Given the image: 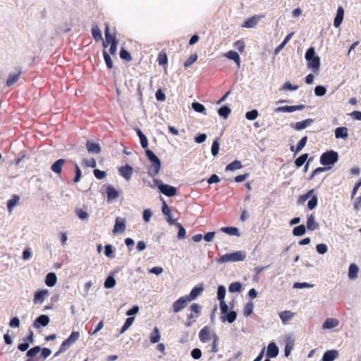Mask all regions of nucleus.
Segmentation results:
<instances>
[{"label":"nucleus","mask_w":361,"mask_h":361,"mask_svg":"<svg viewBox=\"0 0 361 361\" xmlns=\"http://www.w3.org/2000/svg\"><path fill=\"white\" fill-rule=\"evenodd\" d=\"M314 122L313 119L308 118L302 121L295 123L294 125L291 124L296 130H301L309 127Z\"/></svg>","instance_id":"18"},{"label":"nucleus","mask_w":361,"mask_h":361,"mask_svg":"<svg viewBox=\"0 0 361 361\" xmlns=\"http://www.w3.org/2000/svg\"><path fill=\"white\" fill-rule=\"evenodd\" d=\"M253 307H254V305H253L252 302L247 303V305H245V309H244L245 316H249L250 314H251L253 311Z\"/></svg>","instance_id":"64"},{"label":"nucleus","mask_w":361,"mask_h":361,"mask_svg":"<svg viewBox=\"0 0 361 361\" xmlns=\"http://www.w3.org/2000/svg\"><path fill=\"white\" fill-rule=\"evenodd\" d=\"M104 35L106 44H112L114 43V42H118L116 36L110 34L108 25L106 26Z\"/></svg>","instance_id":"36"},{"label":"nucleus","mask_w":361,"mask_h":361,"mask_svg":"<svg viewBox=\"0 0 361 361\" xmlns=\"http://www.w3.org/2000/svg\"><path fill=\"white\" fill-rule=\"evenodd\" d=\"M246 257V252L243 250L235 251L233 253L225 254L218 260V263L223 264L226 262H241Z\"/></svg>","instance_id":"3"},{"label":"nucleus","mask_w":361,"mask_h":361,"mask_svg":"<svg viewBox=\"0 0 361 361\" xmlns=\"http://www.w3.org/2000/svg\"><path fill=\"white\" fill-rule=\"evenodd\" d=\"M82 164L87 167L95 168L97 166L96 160L94 158L83 159Z\"/></svg>","instance_id":"50"},{"label":"nucleus","mask_w":361,"mask_h":361,"mask_svg":"<svg viewBox=\"0 0 361 361\" xmlns=\"http://www.w3.org/2000/svg\"><path fill=\"white\" fill-rule=\"evenodd\" d=\"M106 194L108 202H111L114 200H116L119 195L118 192L111 185H109L106 188Z\"/></svg>","instance_id":"19"},{"label":"nucleus","mask_w":361,"mask_h":361,"mask_svg":"<svg viewBox=\"0 0 361 361\" xmlns=\"http://www.w3.org/2000/svg\"><path fill=\"white\" fill-rule=\"evenodd\" d=\"M203 291V287L202 286L194 287L190 291L188 295H185L188 298V300L189 302L195 300L197 296H199L202 292Z\"/></svg>","instance_id":"22"},{"label":"nucleus","mask_w":361,"mask_h":361,"mask_svg":"<svg viewBox=\"0 0 361 361\" xmlns=\"http://www.w3.org/2000/svg\"><path fill=\"white\" fill-rule=\"evenodd\" d=\"M40 350L41 348L39 346H35L31 349L28 350L26 355L27 357H32L36 355Z\"/></svg>","instance_id":"55"},{"label":"nucleus","mask_w":361,"mask_h":361,"mask_svg":"<svg viewBox=\"0 0 361 361\" xmlns=\"http://www.w3.org/2000/svg\"><path fill=\"white\" fill-rule=\"evenodd\" d=\"M262 18H263V16H254L251 18H249L248 19H247L244 24H243V27H248V28H252V27H255L257 23L259 22V20L262 19Z\"/></svg>","instance_id":"17"},{"label":"nucleus","mask_w":361,"mask_h":361,"mask_svg":"<svg viewBox=\"0 0 361 361\" xmlns=\"http://www.w3.org/2000/svg\"><path fill=\"white\" fill-rule=\"evenodd\" d=\"M316 250H317L318 253H319L321 255H324V254H325L327 252L328 247H327V245L326 244L321 243V244H318L316 246Z\"/></svg>","instance_id":"58"},{"label":"nucleus","mask_w":361,"mask_h":361,"mask_svg":"<svg viewBox=\"0 0 361 361\" xmlns=\"http://www.w3.org/2000/svg\"><path fill=\"white\" fill-rule=\"evenodd\" d=\"M305 108L303 104L295 105V106H279L275 109L276 112H288L291 113L298 110H302Z\"/></svg>","instance_id":"11"},{"label":"nucleus","mask_w":361,"mask_h":361,"mask_svg":"<svg viewBox=\"0 0 361 361\" xmlns=\"http://www.w3.org/2000/svg\"><path fill=\"white\" fill-rule=\"evenodd\" d=\"M306 228L305 226L302 224L298 226H295L293 230V234L295 236H300L305 233Z\"/></svg>","instance_id":"40"},{"label":"nucleus","mask_w":361,"mask_h":361,"mask_svg":"<svg viewBox=\"0 0 361 361\" xmlns=\"http://www.w3.org/2000/svg\"><path fill=\"white\" fill-rule=\"evenodd\" d=\"M359 268L355 264H351L348 269V278L351 280L356 279L358 276Z\"/></svg>","instance_id":"27"},{"label":"nucleus","mask_w":361,"mask_h":361,"mask_svg":"<svg viewBox=\"0 0 361 361\" xmlns=\"http://www.w3.org/2000/svg\"><path fill=\"white\" fill-rule=\"evenodd\" d=\"M307 158H308V154H302L301 156H300L299 157H298L295 159V166L298 168L301 167L305 164V162L306 161Z\"/></svg>","instance_id":"45"},{"label":"nucleus","mask_w":361,"mask_h":361,"mask_svg":"<svg viewBox=\"0 0 361 361\" xmlns=\"http://www.w3.org/2000/svg\"><path fill=\"white\" fill-rule=\"evenodd\" d=\"M105 251L104 254L107 257L113 258L114 257V250L113 247L111 245H106L104 247Z\"/></svg>","instance_id":"60"},{"label":"nucleus","mask_w":361,"mask_h":361,"mask_svg":"<svg viewBox=\"0 0 361 361\" xmlns=\"http://www.w3.org/2000/svg\"><path fill=\"white\" fill-rule=\"evenodd\" d=\"M317 204V196L314 195L312 197L311 200H309L307 203L308 209L312 210L316 207Z\"/></svg>","instance_id":"63"},{"label":"nucleus","mask_w":361,"mask_h":361,"mask_svg":"<svg viewBox=\"0 0 361 361\" xmlns=\"http://www.w3.org/2000/svg\"><path fill=\"white\" fill-rule=\"evenodd\" d=\"M279 354V348L276 343L274 342L270 343L268 345L267 350V356L269 358L276 357Z\"/></svg>","instance_id":"21"},{"label":"nucleus","mask_w":361,"mask_h":361,"mask_svg":"<svg viewBox=\"0 0 361 361\" xmlns=\"http://www.w3.org/2000/svg\"><path fill=\"white\" fill-rule=\"evenodd\" d=\"M86 148L90 154H98L101 152L100 145L90 140L87 141Z\"/></svg>","instance_id":"14"},{"label":"nucleus","mask_w":361,"mask_h":361,"mask_svg":"<svg viewBox=\"0 0 361 361\" xmlns=\"http://www.w3.org/2000/svg\"><path fill=\"white\" fill-rule=\"evenodd\" d=\"M103 54H104V61H105L107 68H112L113 63H112L111 56L106 51H104Z\"/></svg>","instance_id":"59"},{"label":"nucleus","mask_w":361,"mask_h":361,"mask_svg":"<svg viewBox=\"0 0 361 361\" xmlns=\"http://www.w3.org/2000/svg\"><path fill=\"white\" fill-rule=\"evenodd\" d=\"M212 337V335L211 336L210 331L208 326H204L203 329H202L199 333V338L200 340L202 343H207L211 338Z\"/></svg>","instance_id":"16"},{"label":"nucleus","mask_w":361,"mask_h":361,"mask_svg":"<svg viewBox=\"0 0 361 361\" xmlns=\"http://www.w3.org/2000/svg\"><path fill=\"white\" fill-rule=\"evenodd\" d=\"M162 213L167 217V222L170 225L176 223V221L172 219L171 210L165 201H164L162 205Z\"/></svg>","instance_id":"23"},{"label":"nucleus","mask_w":361,"mask_h":361,"mask_svg":"<svg viewBox=\"0 0 361 361\" xmlns=\"http://www.w3.org/2000/svg\"><path fill=\"white\" fill-rule=\"evenodd\" d=\"M237 317V313L235 311H230L228 310L224 313H221L220 319L222 322H228V323H233L235 322Z\"/></svg>","instance_id":"12"},{"label":"nucleus","mask_w":361,"mask_h":361,"mask_svg":"<svg viewBox=\"0 0 361 361\" xmlns=\"http://www.w3.org/2000/svg\"><path fill=\"white\" fill-rule=\"evenodd\" d=\"M225 56L228 59L234 61L238 67L240 66V58L239 54L236 51H229L225 54Z\"/></svg>","instance_id":"33"},{"label":"nucleus","mask_w":361,"mask_h":361,"mask_svg":"<svg viewBox=\"0 0 361 361\" xmlns=\"http://www.w3.org/2000/svg\"><path fill=\"white\" fill-rule=\"evenodd\" d=\"M314 192V190H309L306 194L301 195L298 198V203L303 204L306 202L310 197H312V194Z\"/></svg>","instance_id":"48"},{"label":"nucleus","mask_w":361,"mask_h":361,"mask_svg":"<svg viewBox=\"0 0 361 361\" xmlns=\"http://www.w3.org/2000/svg\"><path fill=\"white\" fill-rule=\"evenodd\" d=\"M120 57L126 61H130L132 59L130 54L126 49H122L120 51Z\"/></svg>","instance_id":"62"},{"label":"nucleus","mask_w":361,"mask_h":361,"mask_svg":"<svg viewBox=\"0 0 361 361\" xmlns=\"http://www.w3.org/2000/svg\"><path fill=\"white\" fill-rule=\"evenodd\" d=\"M258 116V111L256 109L251 110L250 111H247L245 114V117L247 120L253 121L256 119Z\"/></svg>","instance_id":"52"},{"label":"nucleus","mask_w":361,"mask_h":361,"mask_svg":"<svg viewBox=\"0 0 361 361\" xmlns=\"http://www.w3.org/2000/svg\"><path fill=\"white\" fill-rule=\"evenodd\" d=\"M338 356V352L337 350H327L324 353L322 361H334Z\"/></svg>","instance_id":"26"},{"label":"nucleus","mask_w":361,"mask_h":361,"mask_svg":"<svg viewBox=\"0 0 361 361\" xmlns=\"http://www.w3.org/2000/svg\"><path fill=\"white\" fill-rule=\"evenodd\" d=\"M49 295V290L47 289L41 290L35 293L33 302L35 304L42 303L45 297Z\"/></svg>","instance_id":"15"},{"label":"nucleus","mask_w":361,"mask_h":361,"mask_svg":"<svg viewBox=\"0 0 361 361\" xmlns=\"http://www.w3.org/2000/svg\"><path fill=\"white\" fill-rule=\"evenodd\" d=\"M219 142L218 141V139H216L213 141L211 152L213 156H216L219 153Z\"/></svg>","instance_id":"53"},{"label":"nucleus","mask_w":361,"mask_h":361,"mask_svg":"<svg viewBox=\"0 0 361 361\" xmlns=\"http://www.w3.org/2000/svg\"><path fill=\"white\" fill-rule=\"evenodd\" d=\"M307 136L302 137V139L298 142L297 147L295 148V154L298 153L303 149V147L305 146V145L307 143Z\"/></svg>","instance_id":"51"},{"label":"nucleus","mask_w":361,"mask_h":361,"mask_svg":"<svg viewBox=\"0 0 361 361\" xmlns=\"http://www.w3.org/2000/svg\"><path fill=\"white\" fill-rule=\"evenodd\" d=\"M293 35H294V32H292L285 37L283 41L275 49L274 54L277 55L280 53V51L284 48V47L287 44V43L290 40V39L292 38Z\"/></svg>","instance_id":"29"},{"label":"nucleus","mask_w":361,"mask_h":361,"mask_svg":"<svg viewBox=\"0 0 361 361\" xmlns=\"http://www.w3.org/2000/svg\"><path fill=\"white\" fill-rule=\"evenodd\" d=\"M56 281H57L56 275L53 272H50L46 276L45 283L47 284V286H48L49 287H52L56 284Z\"/></svg>","instance_id":"32"},{"label":"nucleus","mask_w":361,"mask_h":361,"mask_svg":"<svg viewBox=\"0 0 361 361\" xmlns=\"http://www.w3.org/2000/svg\"><path fill=\"white\" fill-rule=\"evenodd\" d=\"M240 168H242V164H241L240 161H239L238 160H235L226 166V171H234L235 169H239Z\"/></svg>","instance_id":"43"},{"label":"nucleus","mask_w":361,"mask_h":361,"mask_svg":"<svg viewBox=\"0 0 361 361\" xmlns=\"http://www.w3.org/2000/svg\"><path fill=\"white\" fill-rule=\"evenodd\" d=\"M305 58L307 61V67L314 73H317L320 67V59L316 56L314 47H310L307 50Z\"/></svg>","instance_id":"2"},{"label":"nucleus","mask_w":361,"mask_h":361,"mask_svg":"<svg viewBox=\"0 0 361 361\" xmlns=\"http://www.w3.org/2000/svg\"><path fill=\"white\" fill-rule=\"evenodd\" d=\"M335 136L336 138L346 139L348 136V128L346 127H338L335 130Z\"/></svg>","instance_id":"31"},{"label":"nucleus","mask_w":361,"mask_h":361,"mask_svg":"<svg viewBox=\"0 0 361 361\" xmlns=\"http://www.w3.org/2000/svg\"><path fill=\"white\" fill-rule=\"evenodd\" d=\"M344 18V9L342 6H339L337 9V13L334 20V25L338 27L343 22Z\"/></svg>","instance_id":"20"},{"label":"nucleus","mask_w":361,"mask_h":361,"mask_svg":"<svg viewBox=\"0 0 361 361\" xmlns=\"http://www.w3.org/2000/svg\"><path fill=\"white\" fill-rule=\"evenodd\" d=\"M242 288L241 283L240 282H233L228 286V290L231 293H235L240 291Z\"/></svg>","instance_id":"46"},{"label":"nucleus","mask_w":361,"mask_h":361,"mask_svg":"<svg viewBox=\"0 0 361 361\" xmlns=\"http://www.w3.org/2000/svg\"><path fill=\"white\" fill-rule=\"evenodd\" d=\"M294 314H295L290 311L285 310L280 312L279 317L283 324H285L293 317Z\"/></svg>","instance_id":"30"},{"label":"nucleus","mask_w":361,"mask_h":361,"mask_svg":"<svg viewBox=\"0 0 361 361\" xmlns=\"http://www.w3.org/2000/svg\"><path fill=\"white\" fill-rule=\"evenodd\" d=\"M149 340L152 343H157L160 341L159 330L157 327H155L153 332L152 333Z\"/></svg>","instance_id":"38"},{"label":"nucleus","mask_w":361,"mask_h":361,"mask_svg":"<svg viewBox=\"0 0 361 361\" xmlns=\"http://www.w3.org/2000/svg\"><path fill=\"white\" fill-rule=\"evenodd\" d=\"M20 197L14 195L11 199H10L7 202V208L9 211V212H11L13 210V208L16 207L19 203Z\"/></svg>","instance_id":"35"},{"label":"nucleus","mask_w":361,"mask_h":361,"mask_svg":"<svg viewBox=\"0 0 361 361\" xmlns=\"http://www.w3.org/2000/svg\"><path fill=\"white\" fill-rule=\"evenodd\" d=\"M188 302H190L189 300H188V298H186L185 295L180 297L178 300H177L173 303V312L177 313L181 311L187 306Z\"/></svg>","instance_id":"8"},{"label":"nucleus","mask_w":361,"mask_h":361,"mask_svg":"<svg viewBox=\"0 0 361 361\" xmlns=\"http://www.w3.org/2000/svg\"><path fill=\"white\" fill-rule=\"evenodd\" d=\"M338 154L336 152L330 150L323 153L320 157L321 164L328 166L331 169L335 163L338 161Z\"/></svg>","instance_id":"4"},{"label":"nucleus","mask_w":361,"mask_h":361,"mask_svg":"<svg viewBox=\"0 0 361 361\" xmlns=\"http://www.w3.org/2000/svg\"><path fill=\"white\" fill-rule=\"evenodd\" d=\"M226 288L224 286H219L217 290V298L220 301L221 313H224L228 310V306L226 303L224 298L226 295Z\"/></svg>","instance_id":"6"},{"label":"nucleus","mask_w":361,"mask_h":361,"mask_svg":"<svg viewBox=\"0 0 361 361\" xmlns=\"http://www.w3.org/2000/svg\"><path fill=\"white\" fill-rule=\"evenodd\" d=\"M116 285V280L113 277V276H108L106 279V281H104V287L106 288H114Z\"/></svg>","instance_id":"49"},{"label":"nucleus","mask_w":361,"mask_h":361,"mask_svg":"<svg viewBox=\"0 0 361 361\" xmlns=\"http://www.w3.org/2000/svg\"><path fill=\"white\" fill-rule=\"evenodd\" d=\"M126 219L121 217H117L113 229V233H123L126 230Z\"/></svg>","instance_id":"9"},{"label":"nucleus","mask_w":361,"mask_h":361,"mask_svg":"<svg viewBox=\"0 0 361 361\" xmlns=\"http://www.w3.org/2000/svg\"><path fill=\"white\" fill-rule=\"evenodd\" d=\"M338 320L334 318H328L322 324L324 329H331L336 327L338 325Z\"/></svg>","instance_id":"25"},{"label":"nucleus","mask_w":361,"mask_h":361,"mask_svg":"<svg viewBox=\"0 0 361 361\" xmlns=\"http://www.w3.org/2000/svg\"><path fill=\"white\" fill-rule=\"evenodd\" d=\"M75 176L73 179V182L78 183L80 180L82 173H81V170H80V167L78 166V165L77 164H75Z\"/></svg>","instance_id":"61"},{"label":"nucleus","mask_w":361,"mask_h":361,"mask_svg":"<svg viewBox=\"0 0 361 361\" xmlns=\"http://www.w3.org/2000/svg\"><path fill=\"white\" fill-rule=\"evenodd\" d=\"M145 153L151 163V166L148 168L147 173L150 177H154L159 173L161 169V161L152 150L147 149Z\"/></svg>","instance_id":"1"},{"label":"nucleus","mask_w":361,"mask_h":361,"mask_svg":"<svg viewBox=\"0 0 361 361\" xmlns=\"http://www.w3.org/2000/svg\"><path fill=\"white\" fill-rule=\"evenodd\" d=\"M319 227V224L315 221L314 216L313 214H310L307 217V228L309 231H313L317 229Z\"/></svg>","instance_id":"28"},{"label":"nucleus","mask_w":361,"mask_h":361,"mask_svg":"<svg viewBox=\"0 0 361 361\" xmlns=\"http://www.w3.org/2000/svg\"><path fill=\"white\" fill-rule=\"evenodd\" d=\"M92 35L96 41H99L102 39V32L97 25H94L92 27Z\"/></svg>","instance_id":"39"},{"label":"nucleus","mask_w":361,"mask_h":361,"mask_svg":"<svg viewBox=\"0 0 361 361\" xmlns=\"http://www.w3.org/2000/svg\"><path fill=\"white\" fill-rule=\"evenodd\" d=\"M173 225L176 226L178 229V235H177L178 238L183 239L185 237V233H186V231H185V229L184 228V227L180 223H178V222H176Z\"/></svg>","instance_id":"44"},{"label":"nucleus","mask_w":361,"mask_h":361,"mask_svg":"<svg viewBox=\"0 0 361 361\" xmlns=\"http://www.w3.org/2000/svg\"><path fill=\"white\" fill-rule=\"evenodd\" d=\"M135 320V317H129L126 319L125 324L121 329V334H123L133 324Z\"/></svg>","instance_id":"47"},{"label":"nucleus","mask_w":361,"mask_h":361,"mask_svg":"<svg viewBox=\"0 0 361 361\" xmlns=\"http://www.w3.org/2000/svg\"><path fill=\"white\" fill-rule=\"evenodd\" d=\"M197 59V54L190 55V56L185 61L184 63V66L185 68L190 67L193 63H195Z\"/></svg>","instance_id":"56"},{"label":"nucleus","mask_w":361,"mask_h":361,"mask_svg":"<svg viewBox=\"0 0 361 361\" xmlns=\"http://www.w3.org/2000/svg\"><path fill=\"white\" fill-rule=\"evenodd\" d=\"M221 231L228 235L240 236V234L239 233V230L236 227H222Z\"/></svg>","instance_id":"34"},{"label":"nucleus","mask_w":361,"mask_h":361,"mask_svg":"<svg viewBox=\"0 0 361 361\" xmlns=\"http://www.w3.org/2000/svg\"><path fill=\"white\" fill-rule=\"evenodd\" d=\"M66 160L64 159H59L56 161L51 166V169L53 172L57 174L61 173L62 167L65 164Z\"/></svg>","instance_id":"24"},{"label":"nucleus","mask_w":361,"mask_h":361,"mask_svg":"<svg viewBox=\"0 0 361 361\" xmlns=\"http://www.w3.org/2000/svg\"><path fill=\"white\" fill-rule=\"evenodd\" d=\"M231 113V110L226 106H221L218 110L219 115L223 117L224 118H227Z\"/></svg>","instance_id":"42"},{"label":"nucleus","mask_w":361,"mask_h":361,"mask_svg":"<svg viewBox=\"0 0 361 361\" xmlns=\"http://www.w3.org/2000/svg\"><path fill=\"white\" fill-rule=\"evenodd\" d=\"M326 92V90L325 87L322 85H318L314 89V93L317 96L322 97L324 96Z\"/></svg>","instance_id":"54"},{"label":"nucleus","mask_w":361,"mask_h":361,"mask_svg":"<svg viewBox=\"0 0 361 361\" xmlns=\"http://www.w3.org/2000/svg\"><path fill=\"white\" fill-rule=\"evenodd\" d=\"M49 317L46 314L39 316L33 322V326L35 329H39L41 326H46L49 323Z\"/></svg>","instance_id":"10"},{"label":"nucleus","mask_w":361,"mask_h":361,"mask_svg":"<svg viewBox=\"0 0 361 361\" xmlns=\"http://www.w3.org/2000/svg\"><path fill=\"white\" fill-rule=\"evenodd\" d=\"M192 108L194 111H195L196 112H198V113H202L204 115L207 114L206 113V109L204 107V106L199 102H192Z\"/></svg>","instance_id":"37"},{"label":"nucleus","mask_w":361,"mask_h":361,"mask_svg":"<svg viewBox=\"0 0 361 361\" xmlns=\"http://www.w3.org/2000/svg\"><path fill=\"white\" fill-rule=\"evenodd\" d=\"M20 75V72L18 73L9 75L8 77L7 81H6V85L8 86L13 85L14 83H16L18 80Z\"/></svg>","instance_id":"41"},{"label":"nucleus","mask_w":361,"mask_h":361,"mask_svg":"<svg viewBox=\"0 0 361 361\" xmlns=\"http://www.w3.org/2000/svg\"><path fill=\"white\" fill-rule=\"evenodd\" d=\"M201 307L198 304L194 303L190 306V310L195 313V315L190 314L188 316V319L190 320L186 323L188 327L191 326L192 324L196 321V319L200 314Z\"/></svg>","instance_id":"7"},{"label":"nucleus","mask_w":361,"mask_h":361,"mask_svg":"<svg viewBox=\"0 0 361 361\" xmlns=\"http://www.w3.org/2000/svg\"><path fill=\"white\" fill-rule=\"evenodd\" d=\"M133 171V167L129 165L121 166L118 169L119 174L121 176H123L126 180H129L131 178Z\"/></svg>","instance_id":"13"},{"label":"nucleus","mask_w":361,"mask_h":361,"mask_svg":"<svg viewBox=\"0 0 361 361\" xmlns=\"http://www.w3.org/2000/svg\"><path fill=\"white\" fill-rule=\"evenodd\" d=\"M154 183L159 188V191L168 197H173L176 195L177 190L175 187L164 184L159 179H154Z\"/></svg>","instance_id":"5"},{"label":"nucleus","mask_w":361,"mask_h":361,"mask_svg":"<svg viewBox=\"0 0 361 361\" xmlns=\"http://www.w3.org/2000/svg\"><path fill=\"white\" fill-rule=\"evenodd\" d=\"M79 336H80V334L78 331H73L71 333V334L67 338V340L72 345L79 338Z\"/></svg>","instance_id":"57"}]
</instances>
